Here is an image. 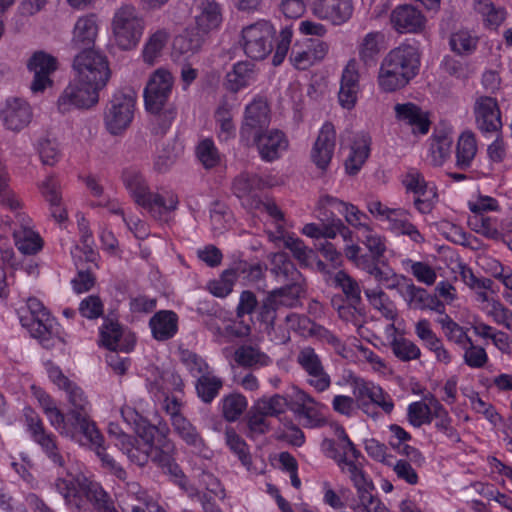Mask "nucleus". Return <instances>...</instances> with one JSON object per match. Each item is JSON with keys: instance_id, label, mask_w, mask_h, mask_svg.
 <instances>
[{"instance_id": "c85d7f7f", "label": "nucleus", "mask_w": 512, "mask_h": 512, "mask_svg": "<svg viewBox=\"0 0 512 512\" xmlns=\"http://www.w3.org/2000/svg\"><path fill=\"white\" fill-rule=\"evenodd\" d=\"M152 336L157 341H167L178 332V315L172 310H160L149 320Z\"/></svg>"}, {"instance_id": "bf43d9fd", "label": "nucleus", "mask_w": 512, "mask_h": 512, "mask_svg": "<svg viewBox=\"0 0 512 512\" xmlns=\"http://www.w3.org/2000/svg\"><path fill=\"white\" fill-rule=\"evenodd\" d=\"M182 149L175 143L168 142L157 152L153 168L158 173H166L179 158Z\"/></svg>"}, {"instance_id": "052dcab7", "label": "nucleus", "mask_w": 512, "mask_h": 512, "mask_svg": "<svg viewBox=\"0 0 512 512\" xmlns=\"http://www.w3.org/2000/svg\"><path fill=\"white\" fill-rule=\"evenodd\" d=\"M222 414L228 422H234L247 408L246 398L239 393H231L221 401Z\"/></svg>"}, {"instance_id": "7ed1b4c3", "label": "nucleus", "mask_w": 512, "mask_h": 512, "mask_svg": "<svg viewBox=\"0 0 512 512\" xmlns=\"http://www.w3.org/2000/svg\"><path fill=\"white\" fill-rule=\"evenodd\" d=\"M55 488L71 510L84 508L86 505L84 496L87 500L93 502L99 512L113 502L99 483L89 481L84 476H74L68 473L56 480Z\"/></svg>"}, {"instance_id": "c756f323", "label": "nucleus", "mask_w": 512, "mask_h": 512, "mask_svg": "<svg viewBox=\"0 0 512 512\" xmlns=\"http://www.w3.org/2000/svg\"><path fill=\"white\" fill-rule=\"evenodd\" d=\"M478 152L477 138L471 130L463 131L457 140L455 151V167L466 171L471 168Z\"/></svg>"}, {"instance_id": "79ce46f5", "label": "nucleus", "mask_w": 512, "mask_h": 512, "mask_svg": "<svg viewBox=\"0 0 512 512\" xmlns=\"http://www.w3.org/2000/svg\"><path fill=\"white\" fill-rule=\"evenodd\" d=\"M196 23L203 33L217 29L222 23V11L215 0H205L201 4V13L196 17Z\"/></svg>"}, {"instance_id": "de8ad7c7", "label": "nucleus", "mask_w": 512, "mask_h": 512, "mask_svg": "<svg viewBox=\"0 0 512 512\" xmlns=\"http://www.w3.org/2000/svg\"><path fill=\"white\" fill-rule=\"evenodd\" d=\"M175 433L188 445L201 451L205 444L196 427L186 417H176L171 422Z\"/></svg>"}, {"instance_id": "39448f33", "label": "nucleus", "mask_w": 512, "mask_h": 512, "mask_svg": "<svg viewBox=\"0 0 512 512\" xmlns=\"http://www.w3.org/2000/svg\"><path fill=\"white\" fill-rule=\"evenodd\" d=\"M73 78L97 91H101L111 77V70L106 56L94 49L79 52L72 64Z\"/></svg>"}, {"instance_id": "a19ab883", "label": "nucleus", "mask_w": 512, "mask_h": 512, "mask_svg": "<svg viewBox=\"0 0 512 512\" xmlns=\"http://www.w3.org/2000/svg\"><path fill=\"white\" fill-rule=\"evenodd\" d=\"M397 212V216L395 215L389 222V229L395 234L408 236L416 244L423 243L424 236L409 220L410 212L402 208H397Z\"/></svg>"}, {"instance_id": "72a5a7b5", "label": "nucleus", "mask_w": 512, "mask_h": 512, "mask_svg": "<svg viewBox=\"0 0 512 512\" xmlns=\"http://www.w3.org/2000/svg\"><path fill=\"white\" fill-rule=\"evenodd\" d=\"M256 76L255 64L249 61L237 62L226 75V87L231 92H238L255 82Z\"/></svg>"}, {"instance_id": "5701e85b", "label": "nucleus", "mask_w": 512, "mask_h": 512, "mask_svg": "<svg viewBox=\"0 0 512 512\" xmlns=\"http://www.w3.org/2000/svg\"><path fill=\"white\" fill-rule=\"evenodd\" d=\"M320 403L303 389L297 388L294 393V400L291 404V411L299 418L304 419L305 427H316L322 424L320 414Z\"/></svg>"}, {"instance_id": "69168bd1", "label": "nucleus", "mask_w": 512, "mask_h": 512, "mask_svg": "<svg viewBox=\"0 0 512 512\" xmlns=\"http://www.w3.org/2000/svg\"><path fill=\"white\" fill-rule=\"evenodd\" d=\"M402 183L408 192H412L417 196L433 194V190H436V187L429 186L423 175L415 169H411L405 174Z\"/></svg>"}, {"instance_id": "37998d69", "label": "nucleus", "mask_w": 512, "mask_h": 512, "mask_svg": "<svg viewBox=\"0 0 512 512\" xmlns=\"http://www.w3.org/2000/svg\"><path fill=\"white\" fill-rule=\"evenodd\" d=\"M235 361L242 367L261 368L272 363L271 358L259 348L242 345L234 353Z\"/></svg>"}, {"instance_id": "ddd939ff", "label": "nucleus", "mask_w": 512, "mask_h": 512, "mask_svg": "<svg viewBox=\"0 0 512 512\" xmlns=\"http://www.w3.org/2000/svg\"><path fill=\"white\" fill-rule=\"evenodd\" d=\"M328 208L334 209L336 213L342 214L349 225L361 229L362 233L371 228L365 222L368 220V216L364 212L360 211L355 205L346 203L330 195L321 196L318 201L317 209L318 218L320 220H329L331 216L328 215Z\"/></svg>"}, {"instance_id": "680f3d73", "label": "nucleus", "mask_w": 512, "mask_h": 512, "mask_svg": "<svg viewBox=\"0 0 512 512\" xmlns=\"http://www.w3.org/2000/svg\"><path fill=\"white\" fill-rule=\"evenodd\" d=\"M287 407L288 400L286 397L280 394H275L271 397H263L259 399L254 405V409L256 411L271 417H277L278 415L284 413Z\"/></svg>"}, {"instance_id": "a18cd8bd", "label": "nucleus", "mask_w": 512, "mask_h": 512, "mask_svg": "<svg viewBox=\"0 0 512 512\" xmlns=\"http://www.w3.org/2000/svg\"><path fill=\"white\" fill-rule=\"evenodd\" d=\"M121 415L127 424L133 426L139 438L151 440L158 433V428L150 424L148 420L140 415L133 407H123L121 409Z\"/></svg>"}, {"instance_id": "e433bc0d", "label": "nucleus", "mask_w": 512, "mask_h": 512, "mask_svg": "<svg viewBox=\"0 0 512 512\" xmlns=\"http://www.w3.org/2000/svg\"><path fill=\"white\" fill-rule=\"evenodd\" d=\"M155 438L156 436L151 440L141 438L143 443H140L137 439L131 436L119 449L127 456L132 464L143 467L150 460V452L152 450V444L155 442Z\"/></svg>"}, {"instance_id": "338daca9", "label": "nucleus", "mask_w": 512, "mask_h": 512, "mask_svg": "<svg viewBox=\"0 0 512 512\" xmlns=\"http://www.w3.org/2000/svg\"><path fill=\"white\" fill-rule=\"evenodd\" d=\"M260 179L256 174L242 172L232 182V192L238 198L250 196L258 187Z\"/></svg>"}, {"instance_id": "f704fd0d", "label": "nucleus", "mask_w": 512, "mask_h": 512, "mask_svg": "<svg viewBox=\"0 0 512 512\" xmlns=\"http://www.w3.org/2000/svg\"><path fill=\"white\" fill-rule=\"evenodd\" d=\"M380 394V387L374 385L372 382L366 381L362 378H355L353 380V395L358 408L372 418H376L378 413L371 412V400H375Z\"/></svg>"}, {"instance_id": "2f4dec72", "label": "nucleus", "mask_w": 512, "mask_h": 512, "mask_svg": "<svg viewBox=\"0 0 512 512\" xmlns=\"http://www.w3.org/2000/svg\"><path fill=\"white\" fill-rule=\"evenodd\" d=\"M204 43V33L198 28H187L173 40V55L190 58L198 53Z\"/></svg>"}, {"instance_id": "1a4fd4ad", "label": "nucleus", "mask_w": 512, "mask_h": 512, "mask_svg": "<svg viewBox=\"0 0 512 512\" xmlns=\"http://www.w3.org/2000/svg\"><path fill=\"white\" fill-rule=\"evenodd\" d=\"M275 33L273 25L267 21L244 27L240 40L244 53L253 60L265 59L272 52Z\"/></svg>"}, {"instance_id": "f257e3e1", "label": "nucleus", "mask_w": 512, "mask_h": 512, "mask_svg": "<svg viewBox=\"0 0 512 512\" xmlns=\"http://www.w3.org/2000/svg\"><path fill=\"white\" fill-rule=\"evenodd\" d=\"M419 69V55L411 45H400L383 59L378 84L384 92H394L405 87Z\"/></svg>"}, {"instance_id": "e2e57ef3", "label": "nucleus", "mask_w": 512, "mask_h": 512, "mask_svg": "<svg viewBox=\"0 0 512 512\" xmlns=\"http://www.w3.org/2000/svg\"><path fill=\"white\" fill-rule=\"evenodd\" d=\"M225 440L229 449L237 455L241 463L249 469L252 465V460L246 442L234 431L233 428L226 429Z\"/></svg>"}, {"instance_id": "4d7b16f0", "label": "nucleus", "mask_w": 512, "mask_h": 512, "mask_svg": "<svg viewBox=\"0 0 512 512\" xmlns=\"http://www.w3.org/2000/svg\"><path fill=\"white\" fill-rule=\"evenodd\" d=\"M400 295L411 309L426 310L430 294L426 289L416 286L411 279L406 281Z\"/></svg>"}, {"instance_id": "aec40b11", "label": "nucleus", "mask_w": 512, "mask_h": 512, "mask_svg": "<svg viewBox=\"0 0 512 512\" xmlns=\"http://www.w3.org/2000/svg\"><path fill=\"white\" fill-rule=\"evenodd\" d=\"M255 144L262 160L272 162L278 159L288 147V140L285 134L278 130H265L254 135L250 144Z\"/></svg>"}, {"instance_id": "f03ea898", "label": "nucleus", "mask_w": 512, "mask_h": 512, "mask_svg": "<svg viewBox=\"0 0 512 512\" xmlns=\"http://www.w3.org/2000/svg\"><path fill=\"white\" fill-rule=\"evenodd\" d=\"M174 78L164 69H157L144 89L146 110L157 116L159 128L156 133H165L176 116V108L169 104Z\"/></svg>"}, {"instance_id": "cd10ccee", "label": "nucleus", "mask_w": 512, "mask_h": 512, "mask_svg": "<svg viewBox=\"0 0 512 512\" xmlns=\"http://www.w3.org/2000/svg\"><path fill=\"white\" fill-rule=\"evenodd\" d=\"M38 187L43 198L49 203L52 217L58 222L65 221L67 212L63 207L59 181L54 176H48Z\"/></svg>"}, {"instance_id": "f8f14e48", "label": "nucleus", "mask_w": 512, "mask_h": 512, "mask_svg": "<svg viewBox=\"0 0 512 512\" xmlns=\"http://www.w3.org/2000/svg\"><path fill=\"white\" fill-rule=\"evenodd\" d=\"M25 421L32 440L41 447L47 458L54 465L64 467L65 459L58 447L56 436L45 429L39 415L33 410L27 409Z\"/></svg>"}, {"instance_id": "b1692460", "label": "nucleus", "mask_w": 512, "mask_h": 512, "mask_svg": "<svg viewBox=\"0 0 512 512\" xmlns=\"http://www.w3.org/2000/svg\"><path fill=\"white\" fill-rule=\"evenodd\" d=\"M175 455L174 443L164 435L157 439L156 444H152L150 460L174 477L184 478L181 468L175 461Z\"/></svg>"}, {"instance_id": "6e6552de", "label": "nucleus", "mask_w": 512, "mask_h": 512, "mask_svg": "<svg viewBox=\"0 0 512 512\" xmlns=\"http://www.w3.org/2000/svg\"><path fill=\"white\" fill-rule=\"evenodd\" d=\"M136 98V93L130 89L113 94L104 111V125L111 135H121L129 128L134 118Z\"/></svg>"}, {"instance_id": "6e6d98bb", "label": "nucleus", "mask_w": 512, "mask_h": 512, "mask_svg": "<svg viewBox=\"0 0 512 512\" xmlns=\"http://www.w3.org/2000/svg\"><path fill=\"white\" fill-rule=\"evenodd\" d=\"M390 348L394 356L403 362L417 360L421 356L420 348L403 336L395 335L390 342Z\"/></svg>"}, {"instance_id": "3c124183", "label": "nucleus", "mask_w": 512, "mask_h": 512, "mask_svg": "<svg viewBox=\"0 0 512 512\" xmlns=\"http://www.w3.org/2000/svg\"><path fill=\"white\" fill-rule=\"evenodd\" d=\"M384 35L381 32H370L365 35L359 44V57L366 66L375 63L376 57L380 52V43L383 41Z\"/></svg>"}, {"instance_id": "09e8293b", "label": "nucleus", "mask_w": 512, "mask_h": 512, "mask_svg": "<svg viewBox=\"0 0 512 512\" xmlns=\"http://www.w3.org/2000/svg\"><path fill=\"white\" fill-rule=\"evenodd\" d=\"M64 391L67 394L69 409L67 419L77 416V414L86 415L90 410V403L81 387L72 382Z\"/></svg>"}, {"instance_id": "9d476101", "label": "nucleus", "mask_w": 512, "mask_h": 512, "mask_svg": "<svg viewBox=\"0 0 512 512\" xmlns=\"http://www.w3.org/2000/svg\"><path fill=\"white\" fill-rule=\"evenodd\" d=\"M296 363L304 372L307 385L316 392L322 393L330 388L331 377L314 348L310 346L301 348L296 355Z\"/></svg>"}, {"instance_id": "c03bdc74", "label": "nucleus", "mask_w": 512, "mask_h": 512, "mask_svg": "<svg viewBox=\"0 0 512 512\" xmlns=\"http://www.w3.org/2000/svg\"><path fill=\"white\" fill-rule=\"evenodd\" d=\"M223 380L211 371L199 376L195 382L197 396L205 404H210L219 395Z\"/></svg>"}, {"instance_id": "473e14b6", "label": "nucleus", "mask_w": 512, "mask_h": 512, "mask_svg": "<svg viewBox=\"0 0 512 512\" xmlns=\"http://www.w3.org/2000/svg\"><path fill=\"white\" fill-rule=\"evenodd\" d=\"M98 32L94 15L80 17L75 23L71 45L75 49H91Z\"/></svg>"}, {"instance_id": "864d4df0", "label": "nucleus", "mask_w": 512, "mask_h": 512, "mask_svg": "<svg viewBox=\"0 0 512 512\" xmlns=\"http://www.w3.org/2000/svg\"><path fill=\"white\" fill-rule=\"evenodd\" d=\"M13 237L16 247L23 254L32 255L42 248V239L33 229H14Z\"/></svg>"}, {"instance_id": "20e7f679", "label": "nucleus", "mask_w": 512, "mask_h": 512, "mask_svg": "<svg viewBox=\"0 0 512 512\" xmlns=\"http://www.w3.org/2000/svg\"><path fill=\"white\" fill-rule=\"evenodd\" d=\"M123 182L134 201L155 219L161 220L167 213L177 208L179 202L177 195L168 193L167 196H163L151 192L144 177L137 171H125Z\"/></svg>"}, {"instance_id": "bb28decb", "label": "nucleus", "mask_w": 512, "mask_h": 512, "mask_svg": "<svg viewBox=\"0 0 512 512\" xmlns=\"http://www.w3.org/2000/svg\"><path fill=\"white\" fill-rule=\"evenodd\" d=\"M278 276L283 279L286 284L274 291L299 301L305 292V279L297 270L291 261H284L278 267Z\"/></svg>"}, {"instance_id": "dca6fc26", "label": "nucleus", "mask_w": 512, "mask_h": 512, "mask_svg": "<svg viewBox=\"0 0 512 512\" xmlns=\"http://www.w3.org/2000/svg\"><path fill=\"white\" fill-rule=\"evenodd\" d=\"M270 109L263 99H255L246 106L244 120L240 128V138L247 145L251 138L265 130L270 124Z\"/></svg>"}, {"instance_id": "6ab92c4d", "label": "nucleus", "mask_w": 512, "mask_h": 512, "mask_svg": "<svg viewBox=\"0 0 512 512\" xmlns=\"http://www.w3.org/2000/svg\"><path fill=\"white\" fill-rule=\"evenodd\" d=\"M392 27L398 33H419L426 25V17L411 4L399 5L390 14Z\"/></svg>"}, {"instance_id": "0e129e2a", "label": "nucleus", "mask_w": 512, "mask_h": 512, "mask_svg": "<svg viewBox=\"0 0 512 512\" xmlns=\"http://www.w3.org/2000/svg\"><path fill=\"white\" fill-rule=\"evenodd\" d=\"M196 156L205 169L216 167L220 163V153L210 138L199 142L196 147Z\"/></svg>"}, {"instance_id": "4c0bfd02", "label": "nucleus", "mask_w": 512, "mask_h": 512, "mask_svg": "<svg viewBox=\"0 0 512 512\" xmlns=\"http://www.w3.org/2000/svg\"><path fill=\"white\" fill-rule=\"evenodd\" d=\"M371 138L366 134L359 135L351 146V152L345 161L346 171L350 175L358 173L370 153Z\"/></svg>"}, {"instance_id": "c9c22d12", "label": "nucleus", "mask_w": 512, "mask_h": 512, "mask_svg": "<svg viewBox=\"0 0 512 512\" xmlns=\"http://www.w3.org/2000/svg\"><path fill=\"white\" fill-rule=\"evenodd\" d=\"M100 334L102 344L109 350H120L128 353L135 343L134 339L122 341L121 326L111 320L104 322Z\"/></svg>"}, {"instance_id": "4be33fe9", "label": "nucleus", "mask_w": 512, "mask_h": 512, "mask_svg": "<svg viewBox=\"0 0 512 512\" xmlns=\"http://www.w3.org/2000/svg\"><path fill=\"white\" fill-rule=\"evenodd\" d=\"M352 0H317L314 2L313 14L322 20L341 25L347 22L353 14Z\"/></svg>"}, {"instance_id": "2eb2a0df", "label": "nucleus", "mask_w": 512, "mask_h": 512, "mask_svg": "<svg viewBox=\"0 0 512 512\" xmlns=\"http://www.w3.org/2000/svg\"><path fill=\"white\" fill-rule=\"evenodd\" d=\"M299 301L280 294L276 291H271L260 303L257 310V320L264 325V332L271 337H274L277 332L278 326L276 319L278 312L282 307L294 308L298 305Z\"/></svg>"}, {"instance_id": "f3484780", "label": "nucleus", "mask_w": 512, "mask_h": 512, "mask_svg": "<svg viewBox=\"0 0 512 512\" xmlns=\"http://www.w3.org/2000/svg\"><path fill=\"white\" fill-rule=\"evenodd\" d=\"M477 129L486 133H499L502 129L501 111L495 98L480 96L473 106Z\"/></svg>"}, {"instance_id": "412c9836", "label": "nucleus", "mask_w": 512, "mask_h": 512, "mask_svg": "<svg viewBox=\"0 0 512 512\" xmlns=\"http://www.w3.org/2000/svg\"><path fill=\"white\" fill-rule=\"evenodd\" d=\"M336 132L330 122L324 123L311 150V160L321 171H326L334 154Z\"/></svg>"}, {"instance_id": "423d86ee", "label": "nucleus", "mask_w": 512, "mask_h": 512, "mask_svg": "<svg viewBox=\"0 0 512 512\" xmlns=\"http://www.w3.org/2000/svg\"><path fill=\"white\" fill-rule=\"evenodd\" d=\"M27 308L30 317L21 316L20 321L23 327H26L30 335L37 339L46 349H51L61 341L57 335L55 319L46 310L43 304L36 298H29Z\"/></svg>"}, {"instance_id": "49530a36", "label": "nucleus", "mask_w": 512, "mask_h": 512, "mask_svg": "<svg viewBox=\"0 0 512 512\" xmlns=\"http://www.w3.org/2000/svg\"><path fill=\"white\" fill-rule=\"evenodd\" d=\"M168 39L169 33L166 29H158L151 34L142 50L143 61L149 65H154L162 55Z\"/></svg>"}, {"instance_id": "5fc2aeb1", "label": "nucleus", "mask_w": 512, "mask_h": 512, "mask_svg": "<svg viewBox=\"0 0 512 512\" xmlns=\"http://www.w3.org/2000/svg\"><path fill=\"white\" fill-rule=\"evenodd\" d=\"M215 121L219 127L218 137L222 141H227L235 136L236 128L233 122L231 107L224 102L218 106L214 114Z\"/></svg>"}, {"instance_id": "4468645a", "label": "nucleus", "mask_w": 512, "mask_h": 512, "mask_svg": "<svg viewBox=\"0 0 512 512\" xmlns=\"http://www.w3.org/2000/svg\"><path fill=\"white\" fill-rule=\"evenodd\" d=\"M27 69L33 73V80L30 85L32 92H43L53 85L51 76L58 69V60L44 51H36L29 58Z\"/></svg>"}, {"instance_id": "13d9d810", "label": "nucleus", "mask_w": 512, "mask_h": 512, "mask_svg": "<svg viewBox=\"0 0 512 512\" xmlns=\"http://www.w3.org/2000/svg\"><path fill=\"white\" fill-rule=\"evenodd\" d=\"M449 44L453 52L461 56H467L476 50L478 37L467 30H459L451 34Z\"/></svg>"}, {"instance_id": "393cba45", "label": "nucleus", "mask_w": 512, "mask_h": 512, "mask_svg": "<svg viewBox=\"0 0 512 512\" xmlns=\"http://www.w3.org/2000/svg\"><path fill=\"white\" fill-rule=\"evenodd\" d=\"M4 125L12 131H20L32 119V109L27 101L21 98H10L1 111Z\"/></svg>"}, {"instance_id": "8fccbe9b", "label": "nucleus", "mask_w": 512, "mask_h": 512, "mask_svg": "<svg viewBox=\"0 0 512 512\" xmlns=\"http://www.w3.org/2000/svg\"><path fill=\"white\" fill-rule=\"evenodd\" d=\"M332 281L335 287L341 289L347 302L354 304L362 303L361 287L356 279L347 272L344 270L337 271Z\"/></svg>"}, {"instance_id": "0eeeda50", "label": "nucleus", "mask_w": 512, "mask_h": 512, "mask_svg": "<svg viewBox=\"0 0 512 512\" xmlns=\"http://www.w3.org/2000/svg\"><path fill=\"white\" fill-rule=\"evenodd\" d=\"M144 28V19L133 5L124 4L115 11L112 30L116 44L122 50L135 48L143 35Z\"/></svg>"}, {"instance_id": "603ef678", "label": "nucleus", "mask_w": 512, "mask_h": 512, "mask_svg": "<svg viewBox=\"0 0 512 512\" xmlns=\"http://www.w3.org/2000/svg\"><path fill=\"white\" fill-rule=\"evenodd\" d=\"M345 256L353 264L372 275L378 268L381 259L375 258L372 254H361L360 246L356 244L348 245L345 248Z\"/></svg>"}, {"instance_id": "a878e982", "label": "nucleus", "mask_w": 512, "mask_h": 512, "mask_svg": "<svg viewBox=\"0 0 512 512\" xmlns=\"http://www.w3.org/2000/svg\"><path fill=\"white\" fill-rule=\"evenodd\" d=\"M359 92V74L357 63L350 60L343 70L340 90L338 93L339 103L343 108L352 109L357 101Z\"/></svg>"}, {"instance_id": "ea45409f", "label": "nucleus", "mask_w": 512, "mask_h": 512, "mask_svg": "<svg viewBox=\"0 0 512 512\" xmlns=\"http://www.w3.org/2000/svg\"><path fill=\"white\" fill-rule=\"evenodd\" d=\"M397 212V216L395 215L389 222V229L395 234L408 236L416 244L423 243L424 236L409 220L410 212L402 208H397Z\"/></svg>"}, {"instance_id": "774afa93", "label": "nucleus", "mask_w": 512, "mask_h": 512, "mask_svg": "<svg viewBox=\"0 0 512 512\" xmlns=\"http://www.w3.org/2000/svg\"><path fill=\"white\" fill-rule=\"evenodd\" d=\"M475 9L485 17L487 25L496 29L506 18L504 8H496L489 0H479Z\"/></svg>"}, {"instance_id": "9b49d317", "label": "nucleus", "mask_w": 512, "mask_h": 512, "mask_svg": "<svg viewBox=\"0 0 512 512\" xmlns=\"http://www.w3.org/2000/svg\"><path fill=\"white\" fill-rule=\"evenodd\" d=\"M99 102V91L73 78L57 100V109L65 114L73 109H90Z\"/></svg>"}, {"instance_id": "7c9ffc66", "label": "nucleus", "mask_w": 512, "mask_h": 512, "mask_svg": "<svg viewBox=\"0 0 512 512\" xmlns=\"http://www.w3.org/2000/svg\"><path fill=\"white\" fill-rule=\"evenodd\" d=\"M398 120L405 122L412 127L414 134H427L430 121L427 115L414 103L396 104L394 107Z\"/></svg>"}, {"instance_id": "a211bd4d", "label": "nucleus", "mask_w": 512, "mask_h": 512, "mask_svg": "<svg viewBox=\"0 0 512 512\" xmlns=\"http://www.w3.org/2000/svg\"><path fill=\"white\" fill-rule=\"evenodd\" d=\"M331 458L336 461L342 473L348 474L357 490L358 499H362L364 502L371 499V492L374 490V484L367 478L359 459H351L346 455V453L331 455Z\"/></svg>"}, {"instance_id": "58836bf2", "label": "nucleus", "mask_w": 512, "mask_h": 512, "mask_svg": "<svg viewBox=\"0 0 512 512\" xmlns=\"http://www.w3.org/2000/svg\"><path fill=\"white\" fill-rule=\"evenodd\" d=\"M68 423L73 434L75 431H79L96 450L103 446V435L97 429L95 422L91 420L89 413L86 415L77 414L76 417L68 419Z\"/></svg>"}]
</instances>
